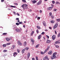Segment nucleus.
<instances>
[{"instance_id":"1","label":"nucleus","mask_w":60,"mask_h":60,"mask_svg":"<svg viewBox=\"0 0 60 60\" xmlns=\"http://www.w3.org/2000/svg\"><path fill=\"white\" fill-rule=\"evenodd\" d=\"M28 6V5L26 4H23L21 6L22 7L24 10H25L27 8V7Z\"/></svg>"},{"instance_id":"2","label":"nucleus","mask_w":60,"mask_h":60,"mask_svg":"<svg viewBox=\"0 0 60 60\" xmlns=\"http://www.w3.org/2000/svg\"><path fill=\"white\" fill-rule=\"evenodd\" d=\"M43 60H49V58L48 57V56H46L43 58Z\"/></svg>"},{"instance_id":"3","label":"nucleus","mask_w":60,"mask_h":60,"mask_svg":"<svg viewBox=\"0 0 60 60\" xmlns=\"http://www.w3.org/2000/svg\"><path fill=\"white\" fill-rule=\"evenodd\" d=\"M57 22V23L55 25V26L53 27V28L54 29H55L57 27V26H58V24Z\"/></svg>"},{"instance_id":"4","label":"nucleus","mask_w":60,"mask_h":60,"mask_svg":"<svg viewBox=\"0 0 60 60\" xmlns=\"http://www.w3.org/2000/svg\"><path fill=\"white\" fill-rule=\"evenodd\" d=\"M56 56L53 55L52 56H51V58L52 59H55V58H56Z\"/></svg>"},{"instance_id":"5","label":"nucleus","mask_w":60,"mask_h":60,"mask_svg":"<svg viewBox=\"0 0 60 60\" xmlns=\"http://www.w3.org/2000/svg\"><path fill=\"white\" fill-rule=\"evenodd\" d=\"M17 43L18 45L20 46H21L22 45V43L19 41H17Z\"/></svg>"},{"instance_id":"6","label":"nucleus","mask_w":60,"mask_h":60,"mask_svg":"<svg viewBox=\"0 0 60 60\" xmlns=\"http://www.w3.org/2000/svg\"><path fill=\"white\" fill-rule=\"evenodd\" d=\"M18 54L17 52H14V53H13V56L15 57L16 56H17Z\"/></svg>"},{"instance_id":"7","label":"nucleus","mask_w":60,"mask_h":60,"mask_svg":"<svg viewBox=\"0 0 60 60\" xmlns=\"http://www.w3.org/2000/svg\"><path fill=\"white\" fill-rule=\"evenodd\" d=\"M30 52H29L28 53L27 55V58H28V59H29V58L30 57Z\"/></svg>"},{"instance_id":"8","label":"nucleus","mask_w":60,"mask_h":60,"mask_svg":"<svg viewBox=\"0 0 60 60\" xmlns=\"http://www.w3.org/2000/svg\"><path fill=\"white\" fill-rule=\"evenodd\" d=\"M30 40H31V41L33 43V44L34 43V39L33 38H31L30 39Z\"/></svg>"},{"instance_id":"9","label":"nucleus","mask_w":60,"mask_h":60,"mask_svg":"<svg viewBox=\"0 0 60 60\" xmlns=\"http://www.w3.org/2000/svg\"><path fill=\"white\" fill-rule=\"evenodd\" d=\"M52 38L53 40H54L56 38V36L55 35H53L52 37Z\"/></svg>"},{"instance_id":"10","label":"nucleus","mask_w":60,"mask_h":60,"mask_svg":"<svg viewBox=\"0 0 60 60\" xmlns=\"http://www.w3.org/2000/svg\"><path fill=\"white\" fill-rule=\"evenodd\" d=\"M42 2V1L41 0H40V1H39V2L37 4V5H39V4H40L41 3V2Z\"/></svg>"},{"instance_id":"11","label":"nucleus","mask_w":60,"mask_h":60,"mask_svg":"<svg viewBox=\"0 0 60 60\" xmlns=\"http://www.w3.org/2000/svg\"><path fill=\"white\" fill-rule=\"evenodd\" d=\"M26 44H27V43L26 41L24 42L23 43V45L24 47H26Z\"/></svg>"},{"instance_id":"12","label":"nucleus","mask_w":60,"mask_h":60,"mask_svg":"<svg viewBox=\"0 0 60 60\" xmlns=\"http://www.w3.org/2000/svg\"><path fill=\"white\" fill-rule=\"evenodd\" d=\"M46 42L47 43H50L51 42V41L50 40H48L46 41Z\"/></svg>"},{"instance_id":"13","label":"nucleus","mask_w":60,"mask_h":60,"mask_svg":"<svg viewBox=\"0 0 60 60\" xmlns=\"http://www.w3.org/2000/svg\"><path fill=\"white\" fill-rule=\"evenodd\" d=\"M43 23L44 25V26H46V23L45 22V21H43Z\"/></svg>"},{"instance_id":"14","label":"nucleus","mask_w":60,"mask_h":60,"mask_svg":"<svg viewBox=\"0 0 60 60\" xmlns=\"http://www.w3.org/2000/svg\"><path fill=\"white\" fill-rule=\"evenodd\" d=\"M52 9V7H49L48 8H47V10H48V11H50V10H51Z\"/></svg>"},{"instance_id":"15","label":"nucleus","mask_w":60,"mask_h":60,"mask_svg":"<svg viewBox=\"0 0 60 60\" xmlns=\"http://www.w3.org/2000/svg\"><path fill=\"white\" fill-rule=\"evenodd\" d=\"M6 39L7 41H9L10 40H11V38L10 39L8 38H7Z\"/></svg>"},{"instance_id":"16","label":"nucleus","mask_w":60,"mask_h":60,"mask_svg":"<svg viewBox=\"0 0 60 60\" xmlns=\"http://www.w3.org/2000/svg\"><path fill=\"white\" fill-rule=\"evenodd\" d=\"M15 31H16V32H20V30H19V29H15Z\"/></svg>"},{"instance_id":"17","label":"nucleus","mask_w":60,"mask_h":60,"mask_svg":"<svg viewBox=\"0 0 60 60\" xmlns=\"http://www.w3.org/2000/svg\"><path fill=\"white\" fill-rule=\"evenodd\" d=\"M52 53V51H49V52H48V53L49 55H51Z\"/></svg>"},{"instance_id":"18","label":"nucleus","mask_w":60,"mask_h":60,"mask_svg":"<svg viewBox=\"0 0 60 60\" xmlns=\"http://www.w3.org/2000/svg\"><path fill=\"white\" fill-rule=\"evenodd\" d=\"M25 49H23L22 50V53H24V52L25 51Z\"/></svg>"},{"instance_id":"19","label":"nucleus","mask_w":60,"mask_h":60,"mask_svg":"<svg viewBox=\"0 0 60 60\" xmlns=\"http://www.w3.org/2000/svg\"><path fill=\"white\" fill-rule=\"evenodd\" d=\"M41 35H39L38 37V39H40L41 38Z\"/></svg>"},{"instance_id":"20","label":"nucleus","mask_w":60,"mask_h":60,"mask_svg":"<svg viewBox=\"0 0 60 60\" xmlns=\"http://www.w3.org/2000/svg\"><path fill=\"white\" fill-rule=\"evenodd\" d=\"M60 43V42H59L58 41H56L55 42V44H57L58 43H59V44Z\"/></svg>"},{"instance_id":"21","label":"nucleus","mask_w":60,"mask_h":60,"mask_svg":"<svg viewBox=\"0 0 60 60\" xmlns=\"http://www.w3.org/2000/svg\"><path fill=\"white\" fill-rule=\"evenodd\" d=\"M32 2L33 4H35V3H37L36 1L35 0L33 1Z\"/></svg>"},{"instance_id":"22","label":"nucleus","mask_w":60,"mask_h":60,"mask_svg":"<svg viewBox=\"0 0 60 60\" xmlns=\"http://www.w3.org/2000/svg\"><path fill=\"white\" fill-rule=\"evenodd\" d=\"M15 47V45H12V47H11V49H14Z\"/></svg>"},{"instance_id":"23","label":"nucleus","mask_w":60,"mask_h":60,"mask_svg":"<svg viewBox=\"0 0 60 60\" xmlns=\"http://www.w3.org/2000/svg\"><path fill=\"white\" fill-rule=\"evenodd\" d=\"M57 54V53L56 52H55L54 53H53V55H54V56H56V55Z\"/></svg>"},{"instance_id":"24","label":"nucleus","mask_w":60,"mask_h":60,"mask_svg":"<svg viewBox=\"0 0 60 60\" xmlns=\"http://www.w3.org/2000/svg\"><path fill=\"white\" fill-rule=\"evenodd\" d=\"M37 27L38 29H41V27L38 26H37Z\"/></svg>"},{"instance_id":"25","label":"nucleus","mask_w":60,"mask_h":60,"mask_svg":"<svg viewBox=\"0 0 60 60\" xmlns=\"http://www.w3.org/2000/svg\"><path fill=\"white\" fill-rule=\"evenodd\" d=\"M48 50H47V49L45 50L44 51V53L45 54V53H46V52H47Z\"/></svg>"},{"instance_id":"26","label":"nucleus","mask_w":60,"mask_h":60,"mask_svg":"<svg viewBox=\"0 0 60 60\" xmlns=\"http://www.w3.org/2000/svg\"><path fill=\"white\" fill-rule=\"evenodd\" d=\"M50 48V46L49 45H48L47 46V50H49V49Z\"/></svg>"},{"instance_id":"27","label":"nucleus","mask_w":60,"mask_h":60,"mask_svg":"<svg viewBox=\"0 0 60 60\" xmlns=\"http://www.w3.org/2000/svg\"><path fill=\"white\" fill-rule=\"evenodd\" d=\"M3 46L4 47H6V44H4L3 45Z\"/></svg>"},{"instance_id":"28","label":"nucleus","mask_w":60,"mask_h":60,"mask_svg":"<svg viewBox=\"0 0 60 60\" xmlns=\"http://www.w3.org/2000/svg\"><path fill=\"white\" fill-rule=\"evenodd\" d=\"M34 34V31H33L30 34L32 36V35H33V34Z\"/></svg>"},{"instance_id":"29","label":"nucleus","mask_w":60,"mask_h":60,"mask_svg":"<svg viewBox=\"0 0 60 60\" xmlns=\"http://www.w3.org/2000/svg\"><path fill=\"white\" fill-rule=\"evenodd\" d=\"M50 22L51 23H54V22H55V21H54L53 20H52Z\"/></svg>"},{"instance_id":"30","label":"nucleus","mask_w":60,"mask_h":60,"mask_svg":"<svg viewBox=\"0 0 60 60\" xmlns=\"http://www.w3.org/2000/svg\"><path fill=\"white\" fill-rule=\"evenodd\" d=\"M56 20L58 22H59V21H60V19H56Z\"/></svg>"},{"instance_id":"31","label":"nucleus","mask_w":60,"mask_h":60,"mask_svg":"<svg viewBox=\"0 0 60 60\" xmlns=\"http://www.w3.org/2000/svg\"><path fill=\"white\" fill-rule=\"evenodd\" d=\"M52 4H55V2L54 0H53L52 1Z\"/></svg>"},{"instance_id":"32","label":"nucleus","mask_w":60,"mask_h":60,"mask_svg":"<svg viewBox=\"0 0 60 60\" xmlns=\"http://www.w3.org/2000/svg\"><path fill=\"white\" fill-rule=\"evenodd\" d=\"M60 36V32L58 34L57 37H59Z\"/></svg>"},{"instance_id":"33","label":"nucleus","mask_w":60,"mask_h":60,"mask_svg":"<svg viewBox=\"0 0 60 60\" xmlns=\"http://www.w3.org/2000/svg\"><path fill=\"white\" fill-rule=\"evenodd\" d=\"M56 4H60V3L58 2L57 1L56 2Z\"/></svg>"},{"instance_id":"34","label":"nucleus","mask_w":60,"mask_h":60,"mask_svg":"<svg viewBox=\"0 0 60 60\" xmlns=\"http://www.w3.org/2000/svg\"><path fill=\"white\" fill-rule=\"evenodd\" d=\"M11 7H12L13 8H16V6H13L12 5L11 6Z\"/></svg>"},{"instance_id":"35","label":"nucleus","mask_w":60,"mask_h":60,"mask_svg":"<svg viewBox=\"0 0 60 60\" xmlns=\"http://www.w3.org/2000/svg\"><path fill=\"white\" fill-rule=\"evenodd\" d=\"M11 43H7V44H6V45H10Z\"/></svg>"},{"instance_id":"36","label":"nucleus","mask_w":60,"mask_h":60,"mask_svg":"<svg viewBox=\"0 0 60 60\" xmlns=\"http://www.w3.org/2000/svg\"><path fill=\"white\" fill-rule=\"evenodd\" d=\"M7 34V33H4L3 34V35H6Z\"/></svg>"},{"instance_id":"37","label":"nucleus","mask_w":60,"mask_h":60,"mask_svg":"<svg viewBox=\"0 0 60 60\" xmlns=\"http://www.w3.org/2000/svg\"><path fill=\"white\" fill-rule=\"evenodd\" d=\"M22 1L24 3H26V0H22Z\"/></svg>"},{"instance_id":"38","label":"nucleus","mask_w":60,"mask_h":60,"mask_svg":"<svg viewBox=\"0 0 60 60\" xmlns=\"http://www.w3.org/2000/svg\"><path fill=\"white\" fill-rule=\"evenodd\" d=\"M51 6H52V7H52V8H53V7H54V5H53L52 4H51Z\"/></svg>"},{"instance_id":"39","label":"nucleus","mask_w":60,"mask_h":60,"mask_svg":"<svg viewBox=\"0 0 60 60\" xmlns=\"http://www.w3.org/2000/svg\"><path fill=\"white\" fill-rule=\"evenodd\" d=\"M39 44H38V45H37L36 47V48H37L39 47Z\"/></svg>"},{"instance_id":"40","label":"nucleus","mask_w":60,"mask_h":60,"mask_svg":"<svg viewBox=\"0 0 60 60\" xmlns=\"http://www.w3.org/2000/svg\"><path fill=\"white\" fill-rule=\"evenodd\" d=\"M23 23V22H19V24H22Z\"/></svg>"},{"instance_id":"41","label":"nucleus","mask_w":60,"mask_h":60,"mask_svg":"<svg viewBox=\"0 0 60 60\" xmlns=\"http://www.w3.org/2000/svg\"><path fill=\"white\" fill-rule=\"evenodd\" d=\"M3 51L4 52H7V50H3Z\"/></svg>"},{"instance_id":"42","label":"nucleus","mask_w":60,"mask_h":60,"mask_svg":"<svg viewBox=\"0 0 60 60\" xmlns=\"http://www.w3.org/2000/svg\"><path fill=\"white\" fill-rule=\"evenodd\" d=\"M57 11V9H54L53 10V11Z\"/></svg>"},{"instance_id":"43","label":"nucleus","mask_w":60,"mask_h":60,"mask_svg":"<svg viewBox=\"0 0 60 60\" xmlns=\"http://www.w3.org/2000/svg\"><path fill=\"white\" fill-rule=\"evenodd\" d=\"M17 51L18 53H19V52H20V51L19 50V49H17Z\"/></svg>"},{"instance_id":"44","label":"nucleus","mask_w":60,"mask_h":60,"mask_svg":"<svg viewBox=\"0 0 60 60\" xmlns=\"http://www.w3.org/2000/svg\"><path fill=\"white\" fill-rule=\"evenodd\" d=\"M36 32L37 33V34H38L39 33V30H36Z\"/></svg>"},{"instance_id":"45","label":"nucleus","mask_w":60,"mask_h":60,"mask_svg":"<svg viewBox=\"0 0 60 60\" xmlns=\"http://www.w3.org/2000/svg\"><path fill=\"white\" fill-rule=\"evenodd\" d=\"M16 24L17 25V26H19V23L18 22H17L16 23Z\"/></svg>"},{"instance_id":"46","label":"nucleus","mask_w":60,"mask_h":60,"mask_svg":"<svg viewBox=\"0 0 60 60\" xmlns=\"http://www.w3.org/2000/svg\"><path fill=\"white\" fill-rule=\"evenodd\" d=\"M45 34V32H43L42 33H41V34H42V35H43V34Z\"/></svg>"},{"instance_id":"47","label":"nucleus","mask_w":60,"mask_h":60,"mask_svg":"<svg viewBox=\"0 0 60 60\" xmlns=\"http://www.w3.org/2000/svg\"><path fill=\"white\" fill-rule=\"evenodd\" d=\"M38 57H37V56H36V60H38Z\"/></svg>"},{"instance_id":"48","label":"nucleus","mask_w":60,"mask_h":60,"mask_svg":"<svg viewBox=\"0 0 60 60\" xmlns=\"http://www.w3.org/2000/svg\"><path fill=\"white\" fill-rule=\"evenodd\" d=\"M51 17L53 19L54 18V17L53 16V15H51Z\"/></svg>"},{"instance_id":"49","label":"nucleus","mask_w":60,"mask_h":60,"mask_svg":"<svg viewBox=\"0 0 60 60\" xmlns=\"http://www.w3.org/2000/svg\"><path fill=\"white\" fill-rule=\"evenodd\" d=\"M59 46H58V45H56V48H59Z\"/></svg>"},{"instance_id":"50","label":"nucleus","mask_w":60,"mask_h":60,"mask_svg":"<svg viewBox=\"0 0 60 60\" xmlns=\"http://www.w3.org/2000/svg\"><path fill=\"white\" fill-rule=\"evenodd\" d=\"M14 4H15V5H18V4L17 3H14Z\"/></svg>"},{"instance_id":"51","label":"nucleus","mask_w":60,"mask_h":60,"mask_svg":"<svg viewBox=\"0 0 60 60\" xmlns=\"http://www.w3.org/2000/svg\"><path fill=\"white\" fill-rule=\"evenodd\" d=\"M4 0H1V2L2 3H3V2H4Z\"/></svg>"},{"instance_id":"52","label":"nucleus","mask_w":60,"mask_h":60,"mask_svg":"<svg viewBox=\"0 0 60 60\" xmlns=\"http://www.w3.org/2000/svg\"><path fill=\"white\" fill-rule=\"evenodd\" d=\"M13 13H14V15H16V12H13Z\"/></svg>"},{"instance_id":"53","label":"nucleus","mask_w":60,"mask_h":60,"mask_svg":"<svg viewBox=\"0 0 60 60\" xmlns=\"http://www.w3.org/2000/svg\"><path fill=\"white\" fill-rule=\"evenodd\" d=\"M26 50H28V49H29V48L28 47H26Z\"/></svg>"},{"instance_id":"54","label":"nucleus","mask_w":60,"mask_h":60,"mask_svg":"<svg viewBox=\"0 0 60 60\" xmlns=\"http://www.w3.org/2000/svg\"><path fill=\"white\" fill-rule=\"evenodd\" d=\"M52 15V13L51 12H50L49 13V15Z\"/></svg>"},{"instance_id":"55","label":"nucleus","mask_w":60,"mask_h":60,"mask_svg":"<svg viewBox=\"0 0 60 60\" xmlns=\"http://www.w3.org/2000/svg\"><path fill=\"white\" fill-rule=\"evenodd\" d=\"M16 19L17 20H19V18H16Z\"/></svg>"},{"instance_id":"56","label":"nucleus","mask_w":60,"mask_h":60,"mask_svg":"<svg viewBox=\"0 0 60 60\" xmlns=\"http://www.w3.org/2000/svg\"><path fill=\"white\" fill-rule=\"evenodd\" d=\"M20 30V31H21L22 30V29L21 28H20V29H19Z\"/></svg>"},{"instance_id":"57","label":"nucleus","mask_w":60,"mask_h":60,"mask_svg":"<svg viewBox=\"0 0 60 60\" xmlns=\"http://www.w3.org/2000/svg\"><path fill=\"white\" fill-rule=\"evenodd\" d=\"M41 54H44V53H43V52H41Z\"/></svg>"},{"instance_id":"58","label":"nucleus","mask_w":60,"mask_h":60,"mask_svg":"<svg viewBox=\"0 0 60 60\" xmlns=\"http://www.w3.org/2000/svg\"><path fill=\"white\" fill-rule=\"evenodd\" d=\"M40 13H41L42 12V11L41 10H40Z\"/></svg>"},{"instance_id":"59","label":"nucleus","mask_w":60,"mask_h":60,"mask_svg":"<svg viewBox=\"0 0 60 60\" xmlns=\"http://www.w3.org/2000/svg\"><path fill=\"white\" fill-rule=\"evenodd\" d=\"M40 19V17H38L37 18V19Z\"/></svg>"},{"instance_id":"60","label":"nucleus","mask_w":60,"mask_h":60,"mask_svg":"<svg viewBox=\"0 0 60 60\" xmlns=\"http://www.w3.org/2000/svg\"><path fill=\"white\" fill-rule=\"evenodd\" d=\"M46 36L47 37V38L49 39V36L47 35H46Z\"/></svg>"},{"instance_id":"61","label":"nucleus","mask_w":60,"mask_h":60,"mask_svg":"<svg viewBox=\"0 0 60 60\" xmlns=\"http://www.w3.org/2000/svg\"><path fill=\"white\" fill-rule=\"evenodd\" d=\"M55 34H57V33L56 32V30H55Z\"/></svg>"},{"instance_id":"62","label":"nucleus","mask_w":60,"mask_h":60,"mask_svg":"<svg viewBox=\"0 0 60 60\" xmlns=\"http://www.w3.org/2000/svg\"><path fill=\"white\" fill-rule=\"evenodd\" d=\"M32 59L33 60H35V59H34V58H32Z\"/></svg>"},{"instance_id":"63","label":"nucleus","mask_w":60,"mask_h":60,"mask_svg":"<svg viewBox=\"0 0 60 60\" xmlns=\"http://www.w3.org/2000/svg\"><path fill=\"white\" fill-rule=\"evenodd\" d=\"M17 15L18 16H19L20 15L18 13H17Z\"/></svg>"},{"instance_id":"64","label":"nucleus","mask_w":60,"mask_h":60,"mask_svg":"<svg viewBox=\"0 0 60 60\" xmlns=\"http://www.w3.org/2000/svg\"><path fill=\"white\" fill-rule=\"evenodd\" d=\"M23 27H24V28H25V27H26V26L25 25H24L23 26Z\"/></svg>"}]
</instances>
